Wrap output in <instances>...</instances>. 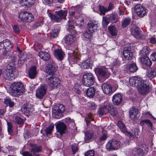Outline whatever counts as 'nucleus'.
Returning <instances> with one entry per match:
<instances>
[{"label": "nucleus", "instance_id": "b1692460", "mask_svg": "<svg viewBox=\"0 0 156 156\" xmlns=\"http://www.w3.org/2000/svg\"><path fill=\"white\" fill-rule=\"evenodd\" d=\"M19 57L18 61V64L20 66H22L24 63L27 57V55L26 53H20L19 55Z\"/></svg>", "mask_w": 156, "mask_h": 156}, {"label": "nucleus", "instance_id": "4be33fe9", "mask_svg": "<svg viewBox=\"0 0 156 156\" xmlns=\"http://www.w3.org/2000/svg\"><path fill=\"white\" fill-rule=\"evenodd\" d=\"M102 88L105 94H111L112 93V87L109 84L104 83L102 85Z\"/></svg>", "mask_w": 156, "mask_h": 156}, {"label": "nucleus", "instance_id": "9d476101", "mask_svg": "<svg viewBox=\"0 0 156 156\" xmlns=\"http://www.w3.org/2000/svg\"><path fill=\"white\" fill-rule=\"evenodd\" d=\"M135 11L139 16L143 17L144 16L147 12V10L140 4H138L135 6Z\"/></svg>", "mask_w": 156, "mask_h": 156}, {"label": "nucleus", "instance_id": "2f4dec72", "mask_svg": "<svg viewBox=\"0 0 156 156\" xmlns=\"http://www.w3.org/2000/svg\"><path fill=\"white\" fill-rule=\"evenodd\" d=\"M74 36L71 34H69L66 36L65 39V42L68 45H70L72 44L75 40Z\"/></svg>", "mask_w": 156, "mask_h": 156}, {"label": "nucleus", "instance_id": "6e6d98bb", "mask_svg": "<svg viewBox=\"0 0 156 156\" xmlns=\"http://www.w3.org/2000/svg\"><path fill=\"white\" fill-rule=\"evenodd\" d=\"M5 103L7 105H9V106L10 107H13L14 105V102L12 101L9 98L6 99L4 101Z\"/></svg>", "mask_w": 156, "mask_h": 156}, {"label": "nucleus", "instance_id": "69168bd1", "mask_svg": "<svg viewBox=\"0 0 156 156\" xmlns=\"http://www.w3.org/2000/svg\"><path fill=\"white\" fill-rule=\"evenodd\" d=\"M132 131L133 132V135H134V136L137 137V136H138L139 135L138 129L137 128H135L133 129Z\"/></svg>", "mask_w": 156, "mask_h": 156}, {"label": "nucleus", "instance_id": "774afa93", "mask_svg": "<svg viewBox=\"0 0 156 156\" xmlns=\"http://www.w3.org/2000/svg\"><path fill=\"white\" fill-rule=\"evenodd\" d=\"M146 124L148 126L150 127L151 128L152 127L153 124L151 121L149 120L146 119Z\"/></svg>", "mask_w": 156, "mask_h": 156}, {"label": "nucleus", "instance_id": "37998d69", "mask_svg": "<svg viewBox=\"0 0 156 156\" xmlns=\"http://www.w3.org/2000/svg\"><path fill=\"white\" fill-rule=\"evenodd\" d=\"M118 126L123 133H125L126 132V128L124 123L121 121H119L117 123Z\"/></svg>", "mask_w": 156, "mask_h": 156}, {"label": "nucleus", "instance_id": "603ef678", "mask_svg": "<svg viewBox=\"0 0 156 156\" xmlns=\"http://www.w3.org/2000/svg\"><path fill=\"white\" fill-rule=\"evenodd\" d=\"M74 90L77 94H80L82 90V87L78 84H76L74 87Z\"/></svg>", "mask_w": 156, "mask_h": 156}, {"label": "nucleus", "instance_id": "5701e85b", "mask_svg": "<svg viewBox=\"0 0 156 156\" xmlns=\"http://www.w3.org/2000/svg\"><path fill=\"white\" fill-rule=\"evenodd\" d=\"M3 41L4 46V51L6 52L10 50L13 47V45L11 41L7 39L3 40Z\"/></svg>", "mask_w": 156, "mask_h": 156}, {"label": "nucleus", "instance_id": "5fc2aeb1", "mask_svg": "<svg viewBox=\"0 0 156 156\" xmlns=\"http://www.w3.org/2000/svg\"><path fill=\"white\" fill-rule=\"evenodd\" d=\"M15 121L18 124H22L24 122V120L19 116H16L15 117Z\"/></svg>", "mask_w": 156, "mask_h": 156}, {"label": "nucleus", "instance_id": "680f3d73", "mask_svg": "<svg viewBox=\"0 0 156 156\" xmlns=\"http://www.w3.org/2000/svg\"><path fill=\"white\" fill-rule=\"evenodd\" d=\"M13 30L14 32L17 34H19L20 31L19 27L16 25H14L12 27Z\"/></svg>", "mask_w": 156, "mask_h": 156}, {"label": "nucleus", "instance_id": "0e129e2a", "mask_svg": "<svg viewBox=\"0 0 156 156\" xmlns=\"http://www.w3.org/2000/svg\"><path fill=\"white\" fill-rule=\"evenodd\" d=\"M114 8V4L110 2L109 3L108 8H107V11H109L112 10Z\"/></svg>", "mask_w": 156, "mask_h": 156}, {"label": "nucleus", "instance_id": "6e6552de", "mask_svg": "<svg viewBox=\"0 0 156 156\" xmlns=\"http://www.w3.org/2000/svg\"><path fill=\"white\" fill-rule=\"evenodd\" d=\"M48 82L49 86L53 89H57L60 86L59 78L54 75L48 78Z\"/></svg>", "mask_w": 156, "mask_h": 156}, {"label": "nucleus", "instance_id": "9b49d317", "mask_svg": "<svg viewBox=\"0 0 156 156\" xmlns=\"http://www.w3.org/2000/svg\"><path fill=\"white\" fill-rule=\"evenodd\" d=\"M47 88L46 84L41 86L36 90V96L39 98H42L46 94Z\"/></svg>", "mask_w": 156, "mask_h": 156}, {"label": "nucleus", "instance_id": "ea45409f", "mask_svg": "<svg viewBox=\"0 0 156 156\" xmlns=\"http://www.w3.org/2000/svg\"><path fill=\"white\" fill-rule=\"evenodd\" d=\"M93 119L92 118V115L91 114H88L86 115L85 120L86 122L87 127H90V125H92V123L91 122V121H93Z\"/></svg>", "mask_w": 156, "mask_h": 156}, {"label": "nucleus", "instance_id": "338daca9", "mask_svg": "<svg viewBox=\"0 0 156 156\" xmlns=\"http://www.w3.org/2000/svg\"><path fill=\"white\" fill-rule=\"evenodd\" d=\"M73 154H74L77 151L78 147L76 145H73L71 146Z\"/></svg>", "mask_w": 156, "mask_h": 156}, {"label": "nucleus", "instance_id": "de8ad7c7", "mask_svg": "<svg viewBox=\"0 0 156 156\" xmlns=\"http://www.w3.org/2000/svg\"><path fill=\"white\" fill-rule=\"evenodd\" d=\"M58 34V30L57 29L52 30L51 33L50 38L52 39L56 37Z\"/></svg>", "mask_w": 156, "mask_h": 156}, {"label": "nucleus", "instance_id": "79ce46f5", "mask_svg": "<svg viewBox=\"0 0 156 156\" xmlns=\"http://www.w3.org/2000/svg\"><path fill=\"white\" fill-rule=\"evenodd\" d=\"M131 19L129 17H126L124 19L122 22V27L123 28L126 27L130 23Z\"/></svg>", "mask_w": 156, "mask_h": 156}, {"label": "nucleus", "instance_id": "f257e3e1", "mask_svg": "<svg viewBox=\"0 0 156 156\" xmlns=\"http://www.w3.org/2000/svg\"><path fill=\"white\" fill-rule=\"evenodd\" d=\"M129 83L132 86L137 87L139 93L144 95L149 92L151 88L150 83L135 76L129 78Z\"/></svg>", "mask_w": 156, "mask_h": 156}, {"label": "nucleus", "instance_id": "412c9836", "mask_svg": "<svg viewBox=\"0 0 156 156\" xmlns=\"http://www.w3.org/2000/svg\"><path fill=\"white\" fill-rule=\"evenodd\" d=\"M131 34L135 38H138L141 37V32L139 30V28L137 27L132 28L131 29Z\"/></svg>", "mask_w": 156, "mask_h": 156}, {"label": "nucleus", "instance_id": "473e14b6", "mask_svg": "<svg viewBox=\"0 0 156 156\" xmlns=\"http://www.w3.org/2000/svg\"><path fill=\"white\" fill-rule=\"evenodd\" d=\"M94 132L92 130H88L85 133V141L86 142H89L91 140L94 135Z\"/></svg>", "mask_w": 156, "mask_h": 156}, {"label": "nucleus", "instance_id": "0eeeda50", "mask_svg": "<svg viewBox=\"0 0 156 156\" xmlns=\"http://www.w3.org/2000/svg\"><path fill=\"white\" fill-rule=\"evenodd\" d=\"M19 18L21 21L29 23L31 22L34 20L33 14L27 11L21 12L19 14Z\"/></svg>", "mask_w": 156, "mask_h": 156}, {"label": "nucleus", "instance_id": "e2e57ef3", "mask_svg": "<svg viewBox=\"0 0 156 156\" xmlns=\"http://www.w3.org/2000/svg\"><path fill=\"white\" fill-rule=\"evenodd\" d=\"M84 20L82 17H79L78 19L77 22L81 26H82L84 24Z\"/></svg>", "mask_w": 156, "mask_h": 156}, {"label": "nucleus", "instance_id": "4c0bfd02", "mask_svg": "<svg viewBox=\"0 0 156 156\" xmlns=\"http://www.w3.org/2000/svg\"><path fill=\"white\" fill-rule=\"evenodd\" d=\"M108 30L110 34L112 36H115L117 34V30L115 26L111 25L108 27Z\"/></svg>", "mask_w": 156, "mask_h": 156}, {"label": "nucleus", "instance_id": "2eb2a0df", "mask_svg": "<svg viewBox=\"0 0 156 156\" xmlns=\"http://www.w3.org/2000/svg\"><path fill=\"white\" fill-rule=\"evenodd\" d=\"M88 30L91 32H94L99 29L98 23L95 21H90L87 24Z\"/></svg>", "mask_w": 156, "mask_h": 156}, {"label": "nucleus", "instance_id": "4d7b16f0", "mask_svg": "<svg viewBox=\"0 0 156 156\" xmlns=\"http://www.w3.org/2000/svg\"><path fill=\"white\" fill-rule=\"evenodd\" d=\"M99 9L101 15H105V12H108V11H107V9L103 6H100Z\"/></svg>", "mask_w": 156, "mask_h": 156}, {"label": "nucleus", "instance_id": "58836bf2", "mask_svg": "<svg viewBox=\"0 0 156 156\" xmlns=\"http://www.w3.org/2000/svg\"><path fill=\"white\" fill-rule=\"evenodd\" d=\"M54 112L58 111L62 113L65 110V107L62 104H58L53 109Z\"/></svg>", "mask_w": 156, "mask_h": 156}, {"label": "nucleus", "instance_id": "a19ab883", "mask_svg": "<svg viewBox=\"0 0 156 156\" xmlns=\"http://www.w3.org/2000/svg\"><path fill=\"white\" fill-rule=\"evenodd\" d=\"M127 67L130 72L132 73L136 72L138 69V67L135 63L129 64Z\"/></svg>", "mask_w": 156, "mask_h": 156}, {"label": "nucleus", "instance_id": "7c9ffc66", "mask_svg": "<svg viewBox=\"0 0 156 156\" xmlns=\"http://www.w3.org/2000/svg\"><path fill=\"white\" fill-rule=\"evenodd\" d=\"M95 93V89L93 87H90L86 91V94L87 96L89 98H92Z\"/></svg>", "mask_w": 156, "mask_h": 156}, {"label": "nucleus", "instance_id": "052dcab7", "mask_svg": "<svg viewBox=\"0 0 156 156\" xmlns=\"http://www.w3.org/2000/svg\"><path fill=\"white\" fill-rule=\"evenodd\" d=\"M85 156H94V152L93 150L89 151L85 153Z\"/></svg>", "mask_w": 156, "mask_h": 156}, {"label": "nucleus", "instance_id": "c03bdc74", "mask_svg": "<svg viewBox=\"0 0 156 156\" xmlns=\"http://www.w3.org/2000/svg\"><path fill=\"white\" fill-rule=\"evenodd\" d=\"M149 50L148 49L147 47L144 48L143 49L140 51V55L141 56H146L149 54Z\"/></svg>", "mask_w": 156, "mask_h": 156}, {"label": "nucleus", "instance_id": "a878e982", "mask_svg": "<svg viewBox=\"0 0 156 156\" xmlns=\"http://www.w3.org/2000/svg\"><path fill=\"white\" fill-rule=\"evenodd\" d=\"M28 74L29 77L30 78L33 79L35 78L37 74V71L35 66H33L30 68L28 72Z\"/></svg>", "mask_w": 156, "mask_h": 156}, {"label": "nucleus", "instance_id": "1a4fd4ad", "mask_svg": "<svg viewBox=\"0 0 156 156\" xmlns=\"http://www.w3.org/2000/svg\"><path fill=\"white\" fill-rule=\"evenodd\" d=\"M109 69L105 67L102 66L96 68L95 71V73H98L100 76L108 78L110 75Z\"/></svg>", "mask_w": 156, "mask_h": 156}, {"label": "nucleus", "instance_id": "f704fd0d", "mask_svg": "<svg viewBox=\"0 0 156 156\" xmlns=\"http://www.w3.org/2000/svg\"><path fill=\"white\" fill-rule=\"evenodd\" d=\"M108 107L107 106L105 105L102 106L98 111V114L100 115L106 114L108 113Z\"/></svg>", "mask_w": 156, "mask_h": 156}, {"label": "nucleus", "instance_id": "ddd939ff", "mask_svg": "<svg viewBox=\"0 0 156 156\" xmlns=\"http://www.w3.org/2000/svg\"><path fill=\"white\" fill-rule=\"evenodd\" d=\"M148 149L135 148L132 151V154L133 156H144L148 151Z\"/></svg>", "mask_w": 156, "mask_h": 156}, {"label": "nucleus", "instance_id": "4468645a", "mask_svg": "<svg viewBox=\"0 0 156 156\" xmlns=\"http://www.w3.org/2000/svg\"><path fill=\"white\" fill-rule=\"evenodd\" d=\"M129 117L133 120H135L140 116L139 112L138 109L133 107L129 111Z\"/></svg>", "mask_w": 156, "mask_h": 156}, {"label": "nucleus", "instance_id": "423d86ee", "mask_svg": "<svg viewBox=\"0 0 156 156\" xmlns=\"http://www.w3.org/2000/svg\"><path fill=\"white\" fill-rule=\"evenodd\" d=\"M16 69L14 67H7V69L4 72L3 75V78L9 81L15 79Z\"/></svg>", "mask_w": 156, "mask_h": 156}, {"label": "nucleus", "instance_id": "f03ea898", "mask_svg": "<svg viewBox=\"0 0 156 156\" xmlns=\"http://www.w3.org/2000/svg\"><path fill=\"white\" fill-rule=\"evenodd\" d=\"M10 94L15 97H18L22 95L25 91V87L23 84L19 82L12 83L10 85Z\"/></svg>", "mask_w": 156, "mask_h": 156}, {"label": "nucleus", "instance_id": "bf43d9fd", "mask_svg": "<svg viewBox=\"0 0 156 156\" xmlns=\"http://www.w3.org/2000/svg\"><path fill=\"white\" fill-rule=\"evenodd\" d=\"M75 23L73 21L71 20L69 21L68 22V26L69 27L68 29H73L74 28V25Z\"/></svg>", "mask_w": 156, "mask_h": 156}, {"label": "nucleus", "instance_id": "aec40b11", "mask_svg": "<svg viewBox=\"0 0 156 156\" xmlns=\"http://www.w3.org/2000/svg\"><path fill=\"white\" fill-rule=\"evenodd\" d=\"M112 101L114 105H120L122 101L121 95L119 94H115L112 97Z\"/></svg>", "mask_w": 156, "mask_h": 156}, {"label": "nucleus", "instance_id": "bb28decb", "mask_svg": "<svg viewBox=\"0 0 156 156\" xmlns=\"http://www.w3.org/2000/svg\"><path fill=\"white\" fill-rule=\"evenodd\" d=\"M140 61L141 63L148 66H150L152 64V62L149 58L146 56H141L140 58Z\"/></svg>", "mask_w": 156, "mask_h": 156}, {"label": "nucleus", "instance_id": "dca6fc26", "mask_svg": "<svg viewBox=\"0 0 156 156\" xmlns=\"http://www.w3.org/2000/svg\"><path fill=\"white\" fill-rule=\"evenodd\" d=\"M123 54L125 58L127 60H131L133 57V54L129 47H125L123 51Z\"/></svg>", "mask_w": 156, "mask_h": 156}, {"label": "nucleus", "instance_id": "8fccbe9b", "mask_svg": "<svg viewBox=\"0 0 156 156\" xmlns=\"http://www.w3.org/2000/svg\"><path fill=\"white\" fill-rule=\"evenodd\" d=\"M8 126V132L9 134L11 135L13 133V130L12 129V123L10 122H7Z\"/></svg>", "mask_w": 156, "mask_h": 156}, {"label": "nucleus", "instance_id": "3c124183", "mask_svg": "<svg viewBox=\"0 0 156 156\" xmlns=\"http://www.w3.org/2000/svg\"><path fill=\"white\" fill-rule=\"evenodd\" d=\"M70 55V59H73L74 60V61L79 58V56L76 53H75L74 52H73L72 54L71 53Z\"/></svg>", "mask_w": 156, "mask_h": 156}, {"label": "nucleus", "instance_id": "c756f323", "mask_svg": "<svg viewBox=\"0 0 156 156\" xmlns=\"http://www.w3.org/2000/svg\"><path fill=\"white\" fill-rule=\"evenodd\" d=\"M39 56L43 60L45 61L48 60L50 58V55L48 53L43 51L39 52Z\"/></svg>", "mask_w": 156, "mask_h": 156}, {"label": "nucleus", "instance_id": "c85d7f7f", "mask_svg": "<svg viewBox=\"0 0 156 156\" xmlns=\"http://www.w3.org/2000/svg\"><path fill=\"white\" fill-rule=\"evenodd\" d=\"M34 2V0H20V4L26 7H30L33 5Z\"/></svg>", "mask_w": 156, "mask_h": 156}, {"label": "nucleus", "instance_id": "393cba45", "mask_svg": "<svg viewBox=\"0 0 156 156\" xmlns=\"http://www.w3.org/2000/svg\"><path fill=\"white\" fill-rule=\"evenodd\" d=\"M9 62L8 64L7 65V67H11L13 68H15L16 69L15 65V62L16 59V57L14 55H13L10 57L9 58Z\"/></svg>", "mask_w": 156, "mask_h": 156}, {"label": "nucleus", "instance_id": "c9c22d12", "mask_svg": "<svg viewBox=\"0 0 156 156\" xmlns=\"http://www.w3.org/2000/svg\"><path fill=\"white\" fill-rule=\"evenodd\" d=\"M110 21L112 23H116L118 20L119 17L118 15L116 14H112L108 17Z\"/></svg>", "mask_w": 156, "mask_h": 156}, {"label": "nucleus", "instance_id": "7ed1b4c3", "mask_svg": "<svg viewBox=\"0 0 156 156\" xmlns=\"http://www.w3.org/2000/svg\"><path fill=\"white\" fill-rule=\"evenodd\" d=\"M67 13L66 10H62L60 11H56L55 15L51 13H48V15L51 20L57 22L60 21L62 19H65Z\"/></svg>", "mask_w": 156, "mask_h": 156}, {"label": "nucleus", "instance_id": "13d9d810", "mask_svg": "<svg viewBox=\"0 0 156 156\" xmlns=\"http://www.w3.org/2000/svg\"><path fill=\"white\" fill-rule=\"evenodd\" d=\"M65 122L68 125H72L74 123V121L73 120L71 119L70 118H66L65 119Z\"/></svg>", "mask_w": 156, "mask_h": 156}, {"label": "nucleus", "instance_id": "f8f14e48", "mask_svg": "<svg viewBox=\"0 0 156 156\" xmlns=\"http://www.w3.org/2000/svg\"><path fill=\"white\" fill-rule=\"evenodd\" d=\"M21 109L23 114L26 115H28L33 112L34 108L31 104H25L23 105Z\"/></svg>", "mask_w": 156, "mask_h": 156}, {"label": "nucleus", "instance_id": "864d4df0", "mask_svg": "<svg viewBox=\"0 0 156 156\" xmlns=\"http://www.w3.org/2000/svg\"><path fill=\"white\" fill-rule=\"evenodd\" d=\"M92 33L90 31L88 30V31L85 32L84 34V36L87 38L91 40L92 38Z\"/></svg>", "mask_w": 156, "mask_h": 156}, {"label": "nucleus", "instance_id": "6ab92c4d", "mask_svg": "<svg viewBox=\"0 0 156 156\" xmlns=\"http://www.w3.org/2000/svg\"><path fill=\"white\" fill-rule=\"evenodd\" d=\"M56 129L61 134L65 133L66 130V126L63 122H59L56 124Z\"/></svg>", "mask_w": 156, "mask_h": 156}, {"label": "nucleus", "instance_id": "f3484780", "mask_svg": "<svg viewBox=\"0 0 156 156\" xmlns=\"http://www.w3.org/2000/svg\"><path fill=\"white\" fill-rule=\"evenodd\" d=\"M56 70L55 65L53 61L51 62L47 66L46 71L48 74H52L54 73Z\"/></svg>", "mask_w": 156, "mask_h": 156}, {"label": "nucleus", "instance_id": "09e8293b", "mask_svg": "<svg viewBox=\"0 0 156 156\" xmlns=\"http://www.w3.org/2000/svg\"><path fill=\"white\" fill-rule=\"evenodd\" d=\"M110 21L109 20L108 17L107 18L106 17H103L102 21V24L103 26L104 27H106L109 23Z\"/></svg>", "mask_w": 156, "mask_h": 156}, {"label": "nucleus", "instance_id": "cd10ccee", "mask_svg": "<svg viewBox=\"0 0 156 156\" xmlns=\"http://www.w3.org/2000/svg\"><path fill=\"white\" fill-rule=\"evenodd\" d=\"M108 112L112 115H115L118 113V111L116 107L112 105H109L108 106Z\"/></svg>", "mask_w": 156, "mask_h": 156}, {"label": "nucleus", "instance_id": "e433bc0d", "mask_svg": "<svg viewBox=\"0 0 156 156\" xmlns=\"http://www.w3.org/2000/svg\"><path fill=\"white\" fill-rule=\"evenodd\" d=\"M92 65L90 59H87L82 62L81 66L83 68L87 69L91 68Z\"/></svg>", "mask_w": 156, "mask_h": 156}, {"label": "nucleus", "instance_id": "a211bd4d", "mask_svg": "<svg viewBox=\"0 0 156 156\" xmlns=\"http://www.w3.org/2000/svg\"><path fill=\"white\" fill-rule=\"evenodd\" d=\"M54 55L58 60L61 61L64 58L65 54L61 49H57L54 51Z\"/></svg>", "mask_w": 156, "mask_h": 156}, {"label": "nucleus", "instance_id": "20e7f679", "mask_svg": "<svg viewBox=\"0 0 156 156\" xmlns=\"http://www.w3.org/2000/svg\"><path fill=\"white\" fill-rule=\"evenodd\" d=\"M95 82V77L92 73H87L83 75V83L85 86L88 87L91 86Z\"/></svg>", "mask_w": 156, "mask_h": 156}, {"label": "nucleus", "instance_id": "39448f33", "mask_svg": "<svg viewBox=\"0 0 156 156\" xmlns=\"http://www.w3.org/2000/svg\"><path fill=\"white\" fill-rule=\"evenodd\" d=\"M121 143L116 140H109L106 145V148L108 151L116 150L122 146Z\"/></svg>", "mask_w": 156, "mask_h": 156}, {"label": "nucleus", "instance_id": "a18cd8bd", "mask_svg": "<svg viewBox=\"0 0 156 156\" xmlns=\"http://www.w3.org/2000/svg\"><path fill=\"white\" fill-rule=\"evenodd\" d=\"M62 113L58 111L54 112V109L52 110V116L53 117L59 119L62 116Z\"/></svg>", "mask_w": 156, "mask_h": 156}, {"label": "nucleus", "instance_id": "72a5a7b5", "mask_svg": "<svg viewBox=\"0 0 156 156\" xmlns=\"http://www.w3.org/2000/svg\"><path fill=\"white\" fill-rule=\"evenodd\" d=\"M147 76L151 78H153L156 76V66H153L148 72Z\"/></svg>", "mask_w": 156, "mask_h": 156}, {"label": "nucleus", "instance_id": "49530a36", "mask_svg": "<svg viewBox=\"0 0 156 156\" xmlns=\"http://www.w3.org/2000/svg\"><path fill=\"white\" fill-rule=\"evenodd\" d=\"M54 128V125L53 124H51L49 126L47 127L45 129V132L46 134H50L51 131L53 130Z\"/></svg>", "mask_w": 156, "mask_h": 156}]
</instances>
